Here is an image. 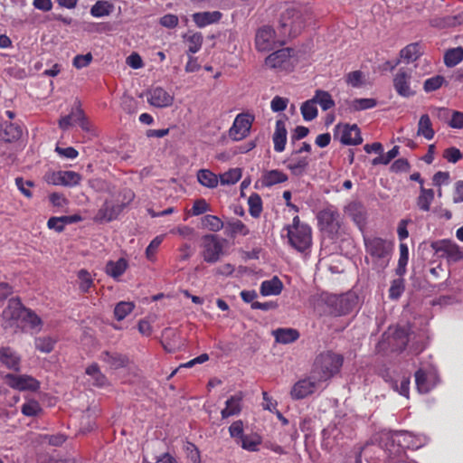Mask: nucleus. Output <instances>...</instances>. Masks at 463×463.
Here are the masks:
<instances>
[{
	"label": "nucleus",
	"instance_id": "obj_1",
	"mask_svg": "<svg viewBox=\"0 0 463 463\" xmlns=\"http://www.w3.org/2000/svg\"><path fill=\"white\" fill-rule=\"evenodd\" d=\"M344 357L333 351H325L317 354L311 369V379L320 383L326 382L340 372Z\"/></svg>",
	"mask_w": 463,
	"mask_h": 463
},
{
	"label": "nucleus",
	"instance_id": "obj_2",
	"mask_svg": "<svg viewBox=\"0 0 463 463\" xmlns=\"http://www.w3.org/2000/svg\"><path fill=\"white\" fill-rule=\"evenodd\" d=\"M308 15L305 6L295 3L287 5L279 18L280 33L284 36L296 37L305 27Z\"/></svg>",
	"mask_w": 463,
	"mask_h": 463
},
{
	"label": "nucleus",
	"instance_id": "obj_3",
	"mask_svg": "<svg viewBox=\"0 0 463 463\" xmlns=\"http://www.w3.org/2000/svg\"><path fill=\"white\" fill-rule=\"evenodd\" d=\"M289 244L299 252H304L312 244L311 228L300 222L298 216L293 218L291 225L286 227Z\"/></svg>",
	"mask_w": 463,
	"mask_h": 463
},
{
	"label": "nucleus",
	"instance_id": "obj_4",
	"mask_svg": "<svg viewBox=\"0 0 463 463\" xmlns=\"http://www.w3.org/2000/svg\"><path fill=\"white\" fill-rule=\"evenodd\" d=\"M319 228L331 239L337 238L341 233L342 221L339 212L334 207H327L317 213Z\"/></svg>",
	"mask_w": 463,
	"mask_h": 463
},
{
	"label": "nucleus",
	"instance_id": "obj_5",
	"mask_svg": "<svg viewBox=\"0 0 463 463\" xmlns=\"http://www.w3.org/2000/svg\"><path fill=\"white\" fill-rule=\"evenodd\" d=\"M364 245L366 251L376 261H380L381 267H385L388 262V257L392 251V243L382 238H365Z\"/></svg>",
	"mask_w": 463,
	"mask_h": 463
},
{
	"label": "nucleus",
	"instance_id": "obj_6",
	"mask_svg": "<svg viewBox=\"0 0 463 463\" xmlns=\"http://www.w3.org/2000/svg\"><path fill=\"white\" fill-rule=\"evenodd\" d=\"M430 248L438 258H445L448 262L463 260V251L450 240H439L430 242Z\"/></svg>",
	"mask_w": 463,
	"mask_h": 463
},
{
	"label": "nucleus",
	"instance_id": "obj_7",
	"mask_svg": "<svg viewBox=\"0 0 463 463\" xmlns=\"http://www.w3.org/2000/svg\"><path fill=\"white\" fill-rule=\"evenodd\" d=\"M203 258L207 263H215L223 255V244L217 235L206 234L203 237Z\"/></svg>",
	"mask_w": 463,
	"mask_h": 463
},
{
	"label": "nucleus",
	"instance_id": "obj_8",
	"mask_svg": "<svg viewBox=\"0 0 463 463\" xmlns=\"http://www.w3.org/2000/svg\"><path fill=\"white\" fill-rule=\"evenodd\" d=\"M334 137H339V141L345 146H357L363 143L361 130L356 124H337L335 127Z\"/></svg>",
	"mask_w": 463,
	"mask_h": 463
},
{
	"label": "nucleus",
	"instance_id": "obj_9",
	"mask_svg": "<svg viewBox=\"0 0 463 463\" xmlns=\"http://www.w3.org/2000/svg\"><path fill=\"white\" fill-rule=\"evenodd\" d=\"M411 75L404 69H400L393 78V88L395 91L403 98H411L416 95L417 85L411 86Z\"/></svg>",
	"mask_w": 463,
	"mask_h": 463
},
{
	"label": "nucleus",
	"instance_id": "obj_10",
	"mask_svg": "<svg viewBox=\"0 0 463 463\" xmlns=\"http://www.w3.org/2000/svg\"><path fill=\"white\" fill-rule=\"evenodd\" d=\"M254 120L253 116L250 114H239L229 130V136L233 140L239 141L246 137L250 131Z\"/></svg>",
	"mask_w": 463,
	"mask_h": 463
},
{
	"label": "nucleus",
	"instance_id": "obj_11",
	"mask_svg": "<svg viewBox=\"0 0 463 463\" xmlns=\"http://www.w3.org/2000/svg\"><path fill=\"white\" fill-rule=\"evenodd\" d=\"M328 305L333 308L335 316L350 313L356 305V298L353 294L332 296L327 299Z\"/></svg>",
	"mask_w": 463,
	"mask_h": 463
},
{
	"label": "nucleus",
	"instance_id": "obj_12",
	"mask_svg": "<svg viewBox=\"0 0 463 463\" xmlns=\"http://www.w3.org/2000/svg\"><path fill=\"white\" fill-rule=\"evenodd\" d=\"M407 433L404 432H393L387 436V441L385 443L386 452L389 457L392 458L402 459L405 454V445L402 444L405 441Z\"/></svg>",
	"mask_w": 463,
	"mask_h": 463
},
{
	"label": "nucleus",
	"instance_id": "obj_13",
	"mask_svg": "<svg viewBox=\"0 0 463 463\" xmlns=\"http://www.w3.org/2000/svg\"><path fill=\"white\" fill-rule=\"evenodd\" d=\"M275 30L269 25L260 27L255 34V47L259 52L270 51L275 43Z\"/></svg>",
	"mask_w": 463,
	"mask_h": 463
},
{
	"label": "nucleus",
	"instance_id": "obj_14",
	"mask_svg": "<svg viewBox=\"0 0 463 463\" xmlns=\"http://www.w3.org/2000/svg\"><path fill=\"white\" fill-rule=\"evenodd\" d=\"M7 384L20 391H36L40 387V383L32 376L29 375H14L8 373L5 376Z\"/></svg>",
	"mask_w": 463,
	"mask_h": 463
},
{
	"label": "nucleus",
	"instance_id": "obj_15",
	"mask_svg": "<svg viewBox=\"0 0 463 463\" xmlns=\"http://www.w3.org/2000/svg\"><path fill=\"white\" fill-rule=\"evenodd\" d=\"M294 53L291 48H282L270 53L266 59L265 63L267 66L273 69H286L288 65L289 60Z\"/></svg>",
	"mask_w": 463,
	"mask_h": 463
},
{
	"label": "nucleus",
	"instance_id": "obj_16",
	"mask_svg": "<svg viewBox=\"0 0 463 463\" xmlns=\"http://www.w3.org/2000/svg\"><path fill=\"white\" fill-rule=\"evenodd\" d=\"M28 314V308H25L18 298H10L7 307L3 310L2 317L6 321H17Z\"/></svg>",
	"mask_w": 463,
	"mask_h": 463
},
{
	"label": "nucleus",
	"instance_id": "obj_17",
	"mask_svg": "<svg viewBox=\"0 0 463 463\" xmlns=\"http://www.w3.org/2000/svg\"><path fill=\"white\" fill-rule=\"evenodd\" d=\"M320 382L312 380L311 375L307 379L297 382L290 392L291 397L295 400L304 399L312 394Z\"/></svg>",
	"mask_w": 463,
	"mask_h": 463
},
{
	"label": "nucleus",
	"instance_id": "obj_18",
	"mask_svg": "<svg viewBox=\"0 0 463 463\" xmlns=\"http://www.w3.org/2000/svg\"><path fill=\"white\" fill-rule=\"evenodd\" d=\"M147 101L156 108L169 107L174 102V96L170 95L161 87H156L148 91Z\"/></svg>",
	"mask_w": 463,
	"mask_h": 463
},
{
	"label": "nucleus",
	"instance_id": "obj_19",
	"mask_svg": "<svg viewBox=\"0 0 463 463\" xmlns=\"http://www.w3.org/2000/svg\"><path fill=\"white\" fill-rule=\"evenodd\" d=\"M100 360L106 363L112 370L125 368L129 364V359L127 355L117 352L103 351L100 354Z\"/></svg>",
	"mask_w": 463,
	"mask_h": 463
},
{
	"label": "nucleus",
	"instance_id": "obj_20",
	"mask_svg": "<svg viewBox=\"0 0 463 463\" xmlns=\"http://www.w3.org/2000/svg\"><path fill=\"white\" fill-rule=\"evenodd\" d=\"M0 363L10 370L20 372L21 357L11 347L0 348Z\"/></svg>",
	"mask_w": 463,
	"mask_h": 463
},
{
	"label": "nucleus",
	"instance_id": "obj_21",
	"mask_svg": "<svg viewBox=\"0 0 463 463\" xmlns=\"http://www.w3.org/2000/svg\"><path fill=\"white\" fill-rule=\"evenodd\" d=\"M345 213L360 228H362L365 224L366 209L362 203L357 201L351 202L345 207Z\"/></svg>",
	"mask_w": 463,
	"mask_h": 463
},
{
	"label": "nucleus",
	"instance_id": "obj_22",
	"mask_svg": "<svg viewBox=\"0 0 463 463\" xmlns=\"http://www.w3.org/2000/svg\"><path fill=\"white\" fill-rule=\"evenodd\" d=\"M21 136L20 126L10 122L0 123V141L12 143L18 140Z\"/></svg>",
	"mask_w": 463,
	"mask_h": 463
},
{
	"label": "nucleus",
	"instance_id": "obj_23",
	"mask_svg": "<svg viewBox=\"0 0 463 463\" xmlns=\"http://www.w3.org/2000/svg\"><path fill=\"white\" fill-rule=\"evenodd\" d=\"M272 335L277 343L288 345L296 342L299 336V332L291 327H279L272 331Z\"/></svg>",
	"mask_w": 463,
	"mask_h": 463
},
{
	"label": "nucleus",
	"instance_id": "obj_24",
	"mask_svg": "<svg viewBox=\"0 0 463 463\" xmlns=\"http://www.w3.org/2000/svg\"><path fill=\"white\" fill-rule=\"evenodd\" d=\"M284 163L287 164V168L291 172V175L298 177L303 176L309 166V159L307 156L291 157Z\"/></svg>",
	"mask_w": 463,
	"mask_h": 463
},
{
	"label": "nucleus",
	"instance_id": "obj_25",
	"mask_svg": "<svg viewBox=\"0 0 463 463\" xmlns=\"http://www.w3.org/2000/svg\"><path fill=\"white\" fill-rule=\"evenodd\" d=\"M80 175L73 171H59L53 174L52 183L66 186L76 185L80 183Z\"/></svg>",
	"mask_w": 463,
	"mask_h": 463
},
{
	"label": "nucleus",
	"instance_id": "obj_26",
	"mask_svg": "<svg viewBox=\"0 0 463 463\" xmlns=\"http://www.w3.org/2000/svg\"><path fill=\"white\" fill-rule=\"evenodd\" d=\"M287 133L288 132H287L285 121L282 119L277 120L275 132L272 137L275 151L282 152L285 150V146H286V143H287Z\"/></svg>",
	"mask_w": 463,
	"mask_h": 463
},
{
	"label": "nucleus",
	"instance_id": "obj_27",
	"mask_svg": "<svg viewBox=\"0 0 463 463\" xmlns=\"http://www.w3.org/2000/svg\"><path fill=\"white\" fill-rule=\"evenodd\" d=\"M123 206V204H115L112 202L106 201L99 210L98 216L100 220L110 222L119 215Z\"/></svg>",
	"mask_w": 463,
	"mask_h": 463
},
{
	"label": "nucleus",
	"instance_id": "obj_28",
	"mask_svg": "<svg viewBox=\"0 0 463 463\" xmlns=\"http://www.w3.org/2000/svg\"><path fill=\"white\" fill-rule=\"evenodd\" d=\"M222 14L219 11H213V12H199L194 13L193 14V21L195 23V24L202 28L208 24H212L214 23H217L221 20Z\"/></svg>",
	"mask_w": 463,
	"mask_h": 463
},
{
	"label": "nucleus",
	"instance_id": "obj_29",
	"mask_svg": "<svg viewBox=\"0 0 463 463\" xmlns=\"http://www.w3.org/2000/svg\"><path fill=\"white\" fill-rule=\"evenodd\" d=\"M288 175L279 170L264 171L261 176V184L265 187H270L278 184L288 181Z\"/></svg>",
	"mask_w": 463,
	"mask_h": 463
},
{
	"label": "nucleus",
	"instance_id": "obj_30",
	"mask_svg": "<svg viewBox=\"0 0 463 463\" xmlns=\"http://www.w3.org/2000/svg\"><path fill=\"white\" fill-rule=\"evenodd\" d=\"M422 54L423 48L420 43H410L400 52L401 58H402L407 63L415 61Z\"/></svg>",
	"mask_w": 463,
	"mask_h": 463
},
{
	"label": "nucleus",
	"instance_id": "obj_31",
	"mask_svg": "<svg viewBox=\"0 0 463 463\" xmlns=\"http://www.w3.org/2000/svg\"><path fill=\"white\" fill-rule=\"evenodd\" d=\"M283 289V283L277 277L269 280H264L260 285V294L262 296L279 295Z\"/></svg>",
	"mask_w": 463,
	"mask_h": 463
},
{
	"label": "nucleus",
	"instance_id": "obj_32",
	"mask_svg": "<svg viewBox=\"0 0 463 463\" xmlns=\"http://www.w3.org/2000/svg\"><path fill=\"white\" fill-rule=\"evenodd\" d=\"M128 268V261L120 258L117 261L109 260L106 264V273L114 279L120 277Z\"/></svg>",
	"mask_w": 463,
	"mask_h": 463
},
{
	"label": "nucleus",
	"instance_id": "obj_33",
	"mask_svg": "<svg viewBox=\"0 0 463 463\" xmlns=\"http://www.w3.org/2000/svg\"><path fill=\"white\" fill-rule=\"evenodd\" d=\"M417 135L422 136L428 140L433 138L435 132L432 128V124L428 114H423L420 116L418 123Z\"/></svg>",
	"mask_w": 463,
	"mask_h": 463
},
{
	"label": "nucleus",
	"instance_id": "obj_34",
	"mask_svg": "<svg viewBox=\"0 0 463 463\" xmlns=\"http://www.w3.org/2000/svg\"><path fill=\"white\" fill-rule=\"evenodd\" d=\"M434 200V191L432 189H426L420 186V195L417 198L416 203L420 210L428 212L430 211V204Z\"/></svg>",
	"mask_w": 463,
	"mask_h": 463
},
{
	"label": "nucleus",
	"instance_id": "obj_35",
	"mask_svg": "<svg viewBox=\"0 0 463 463\" xmlns=\"http://www.w3.org/2000/svg\"><path fill=\"white\" fill-rule=\"evenodd\" d=\"M241 395H233L230 399L226 401V406L222 411V417L223 419L228 418L232 415H236L241 411Z\"/></svg>",
	"mask_w": 463,
	"mask_h": 463
},
{
	"label": "nucleus",
	"instance_id": "obj_36",
	"mask_svg": "<svg viewBox=\"0 0 463 463\" xmlns=\"http://www.w3.org/2000/svg\"><path fill=\"white\" fill-rule=\"evenodd\" d=\"M313 99L317 104H319L321 109L326 111L335 107V101L328 91L317 90Z\"/></svg>",
	"mask_w": 463,
	"mask_h": 463
},
{
	"label": "nucleus",
	"instance_id": "obj_37",
	"mask_svg": "<svg viewBox=\"0 0 463 463\" xmlns=\"http://www.w3.org/2000/svg\"><path fill=\"white\" fill-rule=\"evenodd\" d=\"M198 182L208 188H214L218 184V177L208 169H201L197 173Z\"/></svg>",
	"mask_w": 463,
	"mask_h": 463
},
{
	"label": "nucleus",
	"instance_id": "obj_38",
	"mask_svg": "<svg viewBox=\"0 0 463 463\" xmlns=\"http://www.w3.org/2000/svg\"><path fill=\"white\" fill-rule=\"evenodd\" d=\"M463 60V48L457 47L448 50L444 55V63L448 67H454Z\"/></svg>",
	"mask_w": 463,
	"mask_h": 463
},
{
	"label": "nucleus",
	"instance_id": "obj_39",
	"mask_svg": "<svg viewBox=\"0 0 463 463\" xmlns=\"http://www.w3.org/2000/svg\"><path fill=\"white\" fill-rule=\"evenodd\" d=\"M86 373L92 377L93 384L98 387H103L107 385V377L100 372L99 367L97 364H92L86 369Z\"/></svg>",
	"mask_w": 463,
	"mask_h": 463
},
{
	"label": "nucleus",
	"instance_id": "obj_40",
	"mask_svg": "<svg viewBox=\"0 0 463 463\" xmlns=\"http://www.w3.org/2000/svg\"><path fill=\"white\" fill-rule=\"evenodd\" d=\"M316 104L313 98L302 103L300 110L306 121H311L317 117L318 112Z\"/></svg>",
	"mask_w": 463,
	"mask_h": 463
},
{
	"label": "nucleus",
	"instance_id": "obj_41",
	"mask_svg": "<svg viewBox=\"0 0 463 463\" xmlns=\"http://www.w3.org/2000/svg\"><path fill=\"white\" fill-rule=\"evenodd\" d=\"M377 105V100L373 98L354 99L350 103V109L353 111H360L373 109Z\"/></svg>",
	"mask_w": 463,
	"mask_h": 463
},
{
	"label": "nucleus",
	"instance_id": "obj_42",
	"mask_svg": "<svg viewBox=\"0 0 463 463\" xmlns=\"http://www.w3.org/2000/svg\"><path fill=\"white\" fill-rule=\"evenodd\" d=\"M201 222L203 228H206L211 232H218L223 228L222 221L215 215H204Z\"/></svg>",
	"mask_w": 463,
	"mask_h": 463
},
{
	"label": "nucleus",
	"instance_id": "obj_43",
	"mask_svg": "<svg viewBox=\"0 0 463 463\" xmlns=\"http://www.w3.org/2000/svg\"><path fill=\"white\" fill-rule=\"evenodd\" d=\"M248 204L250 214L254 218L260 217L262 212V200L260 196L258 194L253 193L249 197Z\"/></svg>",
	"mask_w": 463,
	"mask_h": 463
},
{
	"label": "nucleus",
	"instance_id": "obj_44",
	"mask_svg": "<svg viewBox=\"0 0 463 463\" xmlns=\"http://www.w3.org/2000/svg\"><path fill=\"white\" fill-rule=\"evenodd\" d=\"M242 449L249 451H257L258 446L261 443V439L259 435H244L241 439Z\"/></svg>",
	"mask_w": 463,
	"mask_h": 463
},
{
	"label": "nucleus",
	"instance_id": "obj_45",
	"mask_svg": "<svg viewBox=\"0 0 463 463\" xmlns=\"http://www.w3.org/2000/svg\"><path fill=\"white\" fill-rule=\"evenodd\" d=\"M226 231H227V234L232 237H234L237 234H241L244 236L249 234V229L240 220H236L234 222H228Z\"/></svg>",
	"mask_w": 463,
	"mask_h": 463
},
{
	"label": "nucleus",
	"instance_id": "obj_46",
	"mask_svg": "<svg viewBox=\"0 0 463 463\" xmlns=\"http://www.w3.org/2000/svg\"><path fill=\"white\" fill-rule=\"evenodd\" d=\"M135 305L132 302H119L114 308V315L117 320H123L128 314L132 312Z\"/></svg>",
	"mask_w": 463,
	"mask_h": 463
},
{
	"label": "nucleus",
	"instance_id": "obj_47",
	"mask_svg": "<svg viewBox=\"0 0 463 463\" xmlns=\"http://www.w3.org/2000/svg\"><path fill=\"white\" fill-rule=\"evenodd\" d=\"M241 177V168H232L220 175L222 184H234Z\"/></svg>",
	"mask_w": 463,
	"mask_h": 463
},
{
	"label": "nucleus",
	"instance_id": "obj_48",
	"mask_svg": "<svg viewBox=\"0 0 463 463\" xmlns=\"http://www.w3.org/2000/svg\"><path fill=\"white\" fill-rule=\"evenodd\" d=\"M409 260V250L406 244H400V258L398 260L397 274L403 275L406 271V265Z\"/></svg>",
	"mask_w": 463,
	"mask_h": 463
},
{
	"label": "nucleus",
	"instance_id": "obj_49",
	"mask_svg": "<svg viewBox=\"0 0 463 463\" xmlns=\"http://www.w3.org/2000/svg\"><path fill=\"white\" fill-rule=\"evenodd\" d=\"M415 383L418 391L421 393H427L430 390V383L427 381V374L421 369L415 373Z\"/></svg>",
	"mask_w": 463,
	"mask_h": 463
},
{
	"label": "nucleus",
	"instance_id": "obj_50",
	"mask_svg": "<svg viewBox=\"0 0 463 463\" xmlns=\"http://www.w3.org/2000/svg\"><path fill=\"white\" fill-rule=\"evenodd\" d=\"M55 341L49 337H37L35 339V348L43 353L48 354L53 350Z\"/></svg>",
	"mask_w": 463,
	"mask_h": 463
},
{
	"label": "nucleus",
	"instance_id": "obj_51",
	"mask_svg": "<svg viewBox=\"0 0 463 463\" xmlns=\"http://www.w3.org/2000/svg\"><path fill=\"white\" fill-rule=\"evenodd\" d=\"M445 82V78L441 75H436L424 81L423 89L426 92L435 91Z\"/></svg>",
	"mask_w": 463,
	"mask_h": 463
},
{
	"label": "nucleus",
	"instance_id": "obj_52",
	"mask_svg": "<svg viewBox=\"0 0 463 463\" xmlns=\"http://www.w3.org/2000/svg\"><path fill=\"white\" fill-rule=\"evenodd\" d=\"M111 5L106 1H98L90 9L91 15L102 17L109 14Z\"/></svg>",
	"mask_w": 463,
	"mask_h": 463
},
{
	"label": "nucleus",
	"instance_id": "obj_53",
	"mask_svg": "<svg viewBox=\"0 0 463 463\" xmlns=\"http://www.w3.org/2000/svg\"><path fill=\"white\" fill-rule=\"evenodd\" d=\"M404 281L402 279H396L392 280L389 289V298L392 299H398L404 291Z\"/></svg>",
	"mask_w": 463,
	"mask_h": 463
},
{
	"label": "nucleus",
	"instance_id": "obj_54",
	"mask_svg": "<svg viewBox=\"0 0 463 463\" xmlns=\"http://www.w3.org/2000/svg\"><path fill=\"white\" fill-rule=\"evenodd\" d=\"M22 413L25 416H36L42 411L40 404L36 401H30L22 406Z\"/></svg>",
	"mask_w": 463,
	"mask_h": 463
},
{
	"label": "nucleus",
	"instance_id": "obj_55",
	"mask_svg": "<svg viewBox=\"0 0 463 463\" xmlns=\"http://www.w3.org/2000/svg\"><path fill=\"white\" fill-rule=\"evenodd\" d=\"M189 48L188 52L191 53L197 52L203 43V35L201 33H195L188 37Z\"/></svg>",
	"mask_w": 463,
	"mask_h": 463
},
{
	"label": "nucleus",
	"instance_id": "obj_56",
	"mask_svg": "<svg viewBox=\"0 0 463 463\" xmlns=\"http://www.w3.org/2000/svg\"><path fill=\"white\" fill-rule=\"evenodd\" d=\"M184 449L187 458L192 461V463H201L200 451L194 443L187 442L184 446Z\"/></svg>",
	"mask_w": 463,
	"mask_h": 463
},
{
	"label": "nucleus",
	"instance_id": "obj_57",
	"mask_svg": "<svg viewBox=\"0 0 463 463\" xmlns=\"http://www.w3.org/2000/svg\"><path fill=\"white\" fill-rule=\"evenodd\" d=\"M78 278L80 279V289L87 292L92 285L90 274L86 269H80L78 272Z\"/></svg>",
	"mask_w": 463,
	"mask_h": 463
},
{
	"label": "nucleus",
	"instance_id": "obj_58",
	"mask_svg": "<svg viewBox=\"0 0 463 463\" xmlns=\"http://www.w3.org/2000/svg\"><path fill=\"white\" fill-rule=\"evenodd\" d=\"M93 57L90 52H88L84 55L78 54L73 58L72 64L77 69H82L87 67L92 61Z\"/></svg>",
	"mask_w": 463,
	"mask_h": 463
},
{
	"label": "nucleus",
	"instance_id": "obj_59",
	"mask_svg": "<svg viewBox=\"0 0 463 463\" xmlns=\"http://www.w3.org/2000/svg\"><path fill=\"white\" fill-rule=\"evenodd\" d=\"M453 111L454 110H451L448 108H432L431 109V112L435 117H437L439 120L446 122L448 124L452 117Z\"/></svg>",
	"mask_w": 463,
	"mask_h": 463
},
{
	"label": "nucleus",
	"instance_id": "obj_60",
	"mask_svg": "<svg viewBox=\"0 0 463 463\" xmlns=\"http://www.w3.org/2000/svg\"><path fill=\"white\" fill-rule=\"evenodd\" d=\"M15 184L24 196L27 198H31L33 196L32 192L29 189V187L33 185L32 181H24L22 177H17L15 178Z\"/></svg>",
	"mask_w": 463,
	"mask_h": 463
},
{
	"label": "nucleus",
	"instance_id": "obj_61",
	"mask_svg": "<svg viewBox=\"0 0 463 463\" xmlns=\"http://www.w3.org/2000/svg\"><path fill=\"white\" fill-rule=\"evenodd\" d=\"M363 72L361 71H354L349 72L345 77V81L348 85L357 88L362 85Z\"/></svg>",
	"mask_w": 463,
	"mask_h": 463
},
{
	"label": "nucleus",
	"instance_id": "obj_62",
	"mask_svg": "<svg viewBox=\"0 0 463 463\" xmlns=\"http://www.w3.org/2000/svg\"><path fill=\"white\" fill-rule=\"evenodd\" d=\"M443 156L449 162L455 164L459 161L463 156L458 148L452 146L445 149Z\"/></svg>",
	"mask_w": 463,
	"mask_h": 463
},
{
	"label": "nucleus",
	"instance_id": "obj_63",
	"mask_svg": "<svg viewBox=\"0 0 463 463\" xmlns=\"http://www.w3.org/2000/svg\"><path fill=\"white\" fill-rule=\"evenodd\" d=\"M410 168H411V165L407 159L399 158L392 164L390 170L393 173H401V172H408L410 170Z\"/></svg>",
	"mask_w": 463,
	"mask_h": 463
},
{
	"label": "nucleus",
	"instance_id": "obj_64",
	"mask_svg": "<svg viewBox=\"0 0 463 463\" xmlns=\"http://www.w3.org/2000/svg\"><path fill=\"white\" fill-rule=\"evenodd\" d=\"M288 99L279 96H275L270 103V108L274 112H281L287 109Z\"/></svg>",
	"mask_w": 463,
	"mask_h": 463
}]
</instances>
